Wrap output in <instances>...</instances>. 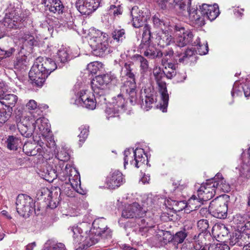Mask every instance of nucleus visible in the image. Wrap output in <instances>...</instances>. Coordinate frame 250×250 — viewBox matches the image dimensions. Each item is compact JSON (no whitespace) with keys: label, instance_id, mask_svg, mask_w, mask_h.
Returning <instances> with one entry per match:
<instances>
[{"label":"nucleus","instance_id":"4c0bfd02","mask_svg":"<svg viewBox=\"0 0 250 250\" xmlns=\"http://www.w3.org/2000/svg\"><path fill=\"white\" fill-rule=\"evenodd\" d=\"M43 250H65V248L62 243L48 241L45 243Z\"/></svg>","mask_w":250,"mask_h":250},{"label":"nucleus","instance_id":"774afa93","mask_svg":"<svg viewBox=\"0 0 250 250\" xmlns=\"http://www.w3.org/2000/svg\"><path fill=\"white\" fill-rule=\"evenodd\" d=\"M46 193H48V197L50 196V195L52 193L51 192H50V191L48 190V188H44L43 189H42L41 190H40L39 191H38V195H40L41 196H43V195H44Z\"/></svg>","mask_w":250,"mask_h":250},{"label":"nucleus","instance_id":"680f3d73","mask_svg":"<svg viewBox=\"0 0 250 250\" xmlns=\"http://www.w3.org/2000/svg\"><path fill=\"white\" fill-rule=\"evenodd\" d=\"M197 227L202 231L206 230L208 227V222L206 219H201L197 222Z\"/></svg>","mask_w":250,"mask_h":250},{"label":"nucleus","instance_id":"72a5a7b5","mask_svg":"<svg viewBox=\"0 0 250 250\" xmlns=\"http://www.w3.org/2000/svg\"><path fill=\"white\" fill-rule=\"evenodd\" d=\"M6 142L7 148L14 151L17 150L21 144V139L13 135L9 136Z\"/></svg>","mask_w":250,"mask_h":250},{"label":"nucleus","instance_id":"b1692460","mask_svg":"<svg viewBox=\"0 0 250 250\" xmlns=\"http://www.w3.org/2000/svg\"><path fill=\"white\" fill-rule=\"evenodd\" d=\"M212 182V187H214L216 191H222L223 192H229L230 191L229 185L227 183L226 180L222 177V174L217 173L214 178L211 180Z\"/></svg>","mask_w":250,"mask_h":250},{"label":"nucleus","instance_id":"6e6d98bb","mask_svg":"<svg viewBox=\"0 0 250 250\" xmlns=\"http://www.w3.org/2000/svg\"><path fill=\"white\" fill-rule=\"evenodd\" d=\"M23 42H27V43L31 46L34 45L37 42L36 40L35 39L33 35L29 33H25L21 37Z\"/></svg>","mask_w":250,"mask_h":250},{"label":"nucleus","instance_id":"8fccbe9b","mask_svg":"<svg viewBox=\"0 0 250 250\" xmlns=\"http://www.w3.org/2000/svg\"><path fill=\"white\" fill-rule=\"evenodd\" d=\"M173 54L174 51L171 48H168L167 50H166L164 53H163L161 61L162 65H165L169 63H171L170 62H168V61L173 56Z\"/></svg>","mask_w":250,"mask_h":250},{"label":"nucleus","instance_id":"a18cd8bd","mask_svg":"<svg viewBox=\"0 0 250 250\" xmlns=\"http://www.w3.org/2000/svg\"><path fill=\"white\" fill-rule=\"evenodd\" d=\"M2 24L4 26L7 28H16L18 26L17 22L14 20L12 19L10 15H6L3 21Z\"/></svg>","mask_w":250,"mask_h":250},{"label":"nucleus","instance_id":"58836bf2","mask_svg":"<svg viewBox=\"0 0 250 250\" xmlns=\"http://www.w3.org/2000/svg\"><path fill=\"white\" fill-rule=\"evenodd\" d=\"M69 150L64 147H62L56 154V157L60 161L66 162L70 159Z\"/></svg>","mask_w":250,"mask_h":250},{"label":"nucleus","instance_id":"bb28decb","mask_svg":"<svg viewBox=\"0 0 250 250\" xmlns=\"http://www.w3.org/2000/svg\"><path fill=\"white\" fill-rule=\"evenodd\" d=\"M131 15L132 18L133 25L135 28L142 26L146 21V18L143 15V13L137 6L132 7L131 11Z\"/></svg>","mask_w":250,"mask_h":250},{"label":"nucleus","instance_id":"2f4dec72","mask_svg":"<svg viewBox=\"0 0 250 250\" xmlns=\"http://www.w3.org/2000/svg\"><path fill=\"white\" fill-rule=\"evenodd\" d=\"M245 238L243 236V232L237 230L230 237L229 244L231 246L236 245L242 247L245 246Z\"/></svg>","mask_w":250,"mask_h":250},{"label":"nucleus","instance_id":"f257e3e1","mask_svg":"<svg viewBox=\"0 0 250 250\" xmlns=\"http://www.w3.org/2000/svg\"><path fill=\"white\" fill-rule=\"evenodd\" d=\"M83 222L77 225L70 227L68 229L69 234H71L74 242L80 246L78 249L85 250L98 243L101 237L110 238L111 231L107 227L105 220L103 218L95 219L92 224Z\"/></svg>","mask_w":250,"mask_h":250},{"label":"nucleus","instance_id":"6e6552de","mask_svg":"<svg viewBox=\"0 0 250 250\" xmlns=\"http://www.w3.org/2000/svg\"><path fill=\"white\" fill-rule=\"evenodd\" d=\"M18 99L15 94L0 93V124H4L11 117Z\"/></svg>","mask_w":250,"mask_h":250},{"label":"nucleus","instance_id":"423d86ee","mask_svg":"<svg viewBox=\"0 0 250 250\" xmlns=\"http://www.w3.org/2000/svg\"><path fill=\"white\" fill-rule=\"evenodd\" d=\"M87 38L93 54L96 56H103L108 46V35L106 33L92 28L89 30Z\"/></svg>","mask_w":250,"mask_h":250},{"label":"nucleus","instance_id":"5fc2aeb1","mask_svg":"<svg viewBox=\"0 0 250 250\" xmlns=\"http://www.w3.org/2000/svg\"><path fill=\"white\" fill-rule=\"evenodd\" d=\"M112 38L117 42L122 41L125 38V30L115 29L112 33Z\"/></svg>","mask_w":250,"mask_h":250},{"label":"nucleus","instance_id":"9b49d317","mask_svg":"<svg viewBox=\"0 0 250 250\" xmlns=\"http://www.w3.org/2000/svg\"><path fill=\"white\" fill-rule=\"evenodd\" d=\"M97 101L94 94L88 90H82L76 95L74 104L82 106L90 110H93L96 106Z\"/></svg>","mask_w":250,"mask_h":250},{"label":"nucleus","instance_id":"4be33fe9","mask_svg":"<svg viewBox=\"0 0 250 250\" xmlns=\"http://www.w3.org/2000/svg\"><path fill=\"white\" fill-rule=\"evenodd\" d=\"M42 3L44 5L45 10L56 15L62 14L64 7L60 0H43Z\"/></svg>","mask_w":250,"mask_h":250},{"label":"nucleus","instance_id":"37998d69","mask_svg":"<svg viewBox=\"0 0 250 250\" xmlns=\"http://www.w3.org/2000/svg\"><path fill=\"white\" fill-rule=\"evenodd\" d=\"M115 102H113V104H111L114 108L119 109L120 111L125 110L126 103L124 98H123L122 94H119L117 97L115 98Z\"/></svg>","mask_w":250,"mask_h":250},{"label":"nucleus","instance_id":"ea45409f","mask_svg":"<svg viewBox=\"0 0 250 250\" xmlns=\"http://www.w3.org/2000/svg\"><path fill=\"white\" fill-rule=\"evenodd\" d=\"M26 107L30 111L32 115H35V113L38 115H40L42 112L39 107V106L37 105V102L33 100H30L26 104Z\"/></svg>","mask_w":250,"mask_h":250},{"label":"nucleus","instance_id":"c9c22d12","mask_svg":"<svg viewBox=\"0 0 250 250\" xmlns=\"http://www.w3.org/2000/svg\"><path fill=\"white\" fill-rule=\"evenodd\" d=\"M164 66V73L166 77L168 79H171L176 74V69L177 67L176 64L174 63H169Z\"/></svg>","mask_w":250,"mask_h":250},{"label":"nucleus","instance_id":"e2e57ef3","mask_svg":"<svg viewBox=\"0 0 250 250\" xmlns=\"http://www.w3.org/2000/svg\"><path fill=\"white\" fill-rule=\"evenodd\" d=\"M241 86H239V83L235 82L233 85L232 90L231 91V96L234 97L235 95L240 96L242 94V91L241 90Z\"/></svg>","mask_w":250,"mask_h":250},{"label":"nucleus","instance_id":"0eeeda50","mask_svg":"<svg viewBox=\"0 0 250 250\" xmlns=\"http://www.w3.org/2000/svg\"><path fill=\"white\" fill-rule=\"evenodd\" d=\"M119 83V81L116 75L109 73L95 77L91 82V87L96 95L102 97L105 100L104 95L107 87L112 88Z\"/></svg>","mask_w":250,"mask_h":250},{"label":"nucleus","instance_id":"f8f14e48","mask_svg":"<svg viewBox=\"0 0 250 250\" xmlns=\"http://www.w3.org/2000/svg\"><path fill=\"white\" fill-rule=\"evenodd\" d=\"M16 209L18 213L23 216L28 215L34 210L33 199L25 194H20L16 200Z\"/></svg>","mask_w":250,"mask_h":250},{"label":"nucleus","instance_id":"de8ad7c7","mask_svg":"<svg viewBox=\"0 0 250 250\" xmlns=\"http://www.w3.org/2000/svg\"><path fill=\"white\" fill-rule=\"evenodd\" d=\"M154 25L157 27L163 30V29H167L168 26L164 22V21L160 19V16L159 15H155L152 18Z\"/></svg>","mask_w":250,"mask_h":250},{"label":"nucleus","instance_id":"473e14b6","mask_svg":"<svg viewBox=\"0 0 250 250\" xmlns=\"http://www.w3.org/2000/svg\"><path fill=\"white\" fill-rule=\"evenodd\" d=\"M205 201L201 199L200 196H197V194L193 195L190 199H188L186 207H189L191 210H196L204 204Z\"/></svg>","mask_w":250,"mask_h":250},{"label":"nucleus","instance_id":"49530a36","mask_svg":"<svg viewBox=\"0 0 250 250\" xmlns=\"http://www.w3.org/2000/svg\"><path fill=\"white\" fill-rule=\"evenodd\" d=\"M27 64L26 56L22 55L17 57L16 61L15 62L14 66L16 69H24Z\"/></svg>","mask_w":250,"mask_h":250},{"label":"nucleus","instance_id":"4d7b16f0","mask_svg":"<svg viewBox=\"0 0 250 250\" xmlns=\"http://www.w3.org/2000/svg\"><path fill=\"white\" fill-rule=\"evenodd\" d=\"M194 53V50L192 49H187L183 54L182 57L179 59V62L182 63H187L189 58L192 57Z\"/></svg>","mask_w":250,"mask_h":250},{"label":"nucleus","instance_id":"393cba45","mask_svg":"<svg viewBox=\"0 0 250 250\" xmlns=\"http://www.w3.org/2000/svg\"><path fill=\"white\" fill-rule=\"evenodd\" d=\"M145 98L142 99V107L145 110L148 111L152 107V104L156 101L155 92L150 89L144 90Z\"/></svg>","mask_w":250,"mask_h":250},{"label":"nucleus","instance_id":"cd10ccee","mask_svg":"<svg viewBox=\"0 0 250 250\" xmlns=\"http://www.w3.org/2000/svg\"><path fill=\"white\" fill-rule=\"evenodd\" d=\"M134 63L132 62H125L121 70V77L123 79H135L133 72Z\"/></svg>","mask_w":250,"mask_h":250},{"label":"nucleus","instance_id":"c03bdc74","mask_svg":"<svg viewBox=\"0 0 250 250\" xmlns=\"http://www.w3.org/2000/svg\"><path fill=\"white\" fill-rule=\"evenodd\" d=\"M119 109L114 108V107L110 104L105 109L106 118L109 120L112 118H118L119 116Z\"/></svg>","mask_w":250,"mask_h":250},{"label":"nucleus","instance_id":"f3484780","mask_svg":"<svg viewBox=\"0 0 250 250\" xmlns=\"http://www.w3.org/2000/svg\"><path fill=\"white\" fill-rule=\"evenodd\" d=\"M121 91L125 93L129 96V100L131 104H136L137 101V89L135 79H125Z\"/></svg>","mask_w":250,"mask_h":250},{"label":"nucleus","instance_id":"0e129e2a","mask_svg":"<svg viewBox=\"0 0 250 250\" xmlns=\"http://www.w3.org/2000/svg\"><path fill=\"white\" fill-rule=\"evenodd\" d=\"M98 64L96 62H91L87 65V68L90 73L95 74L99 70Z\"/></svg>","mask_w":250,"mask_h":250},{"label":"nucleus","instance_id":"09e8293b","mask_svg":"<svg viewBox=\"0 0 250 250\" xmlns=\"http://www.w3.org/2000/svg\"><path fill=\"white\" fill-rule=\"evenodd\" d=\"M212 6L211 5H208L207 4H203L201 6H200V9L197 10L198 14L201 16V19L199 21H195L196 23H198L200 21H202L205 17L208 14V12L209 11L210 6Z\"/></svg>","mask_w":250,"mask_h":250},{"label":"nucleus","instance_id":"f03ea898","mask_svg":"<svg viewBox=\"0 0 250 250\" xmlns=\"http://www.w3.org/2000/svg\"><path fill=\"white\" fill-rule=\"evenodd\" d=\"M72 163L67 164L64 169H55L48 167L45 172L46 180L49 182L58 177L62 181H65L67 186L81 194H85V191L81 187L80 176L77 170L74 167Z\"/></svg>","mask_w":250,"mask_h":250},{"label":"nucleus","instance_id":"dca6fc26","mask_svg":"<svg viewBox=\"0 0 250 250\" xmlns=\"http://www.w3.org/2000/svg\"><path fill=\"white\" fill-rule=\"evenodd\" d=\"M164 73H161L159 74L154 76L155 79L157 84L159 87L160 92L161 95L162 103L161 104L160 109L163 112H166L167 107L168 105L169 97L167 93L166 84L162 81V79L164 76Z\"/></svg>","mask_w":250,"mask_h":250},{"label":"nucleus","instance_id":"338daca9","mask_svg":"<svg viewBox=\"0 0 250 250\" xmlns=\"http://www.w3.org/2000/svg\"><path fill=\"white\" fill-rule=\"evenodd\" d=\"M248 213H249V216L248 217L246 223L245 224V227L244 229V231L245 230H250V208L248 207V208L247 209Z\"/></svg>","mask_w":250,"mask_h":250},{"label":"nucleus","instance_id":"2eb2a0df","mask_svg":"<svg viewBox=\"0 0 250 250\" xmlns=\"http://www.w3.org/2000/svg\"><path fill=\"white\" fill-rule=\"evenodd\" d=\"M101 0H78L76 2L77 10L83 15H89L99 7Z\"/></svg>","mask_w":250,"mask_h":250},{"label":"nucleus","instance_id":"20e7f679","mask_svg":"<svg viewBox=\"0 0 250 250\" xmlns=\"http://www.w3.org/2000/svg\"><path fill=\"white\" fill-rule=\"evenodd\" d=\"M157 2L161 9L174 10L184 16H188L192 21H199L201 18L197 9L189 8L191 0H158Z\"/></svg>","mask_w":250,"mask_h":250},{"label":"nucleus","instance_id":"864d4df0","mask_svg":"<svg viewBox=\"0 0 250 250\" xmlns=\"http://www.w3.org/2000/svg\"><path fill=\"white\" fill-rule=\"evenodd\" d=\"M88 128L89 127L86 125H83L79 127L81 132L78 135V137L80 142L83 143L87 138L89 132Z\"/></svg>","mask_w":250,"mask_h":250},{"label":"nucleus","instance_id":"1a4fd4ad","mask_svg":"<svg viewBox=\"0 0 250 250\" xmlns=\"http://www.w3.org/2000/svg\"><path fill=\"white\" fill-rule=\"evenodd\" d=\"M124 167L129 161L131 165L134 166L136 167L139 168L143 165L146 161L144 150L142 148H137L135 150L133 148H128L124 151Z\"/></svg>","mask_w":250,"mask_h":250},{"label":"nucleus","instance_id":"69168bd1","mask_svg":"<svg viewBox=\"0 0 250 250\" xmlns=\"http://www.w3.org/2000/svg\"><path fill=\"white\" fill-rule=\"evenodd\" d=\"M246 97L250 96V81L246 83L244 86H241Z\"/></svg>","mask_w":250,"mask_h":250},{"label":"nucleus","instance_id":"5701e85b","mask_svg":"<svg viewBox=\"0 0 250 250\" xmlns=\"http://www.w3.org/2000/svg\"><path fill=\"white\" fill-rule=\"evenodd\" d=\"M34 65H36L43 72L47 73L48 76L58 67L56 61H54L52 59L48 58H46L42 62L39 63L36 62Z\"/></svg>","mask_w":250,"mask_h":250},{"label":"nucleus","instance_id":"3c124183","mask_svg":"<svg viewBox=\"0 0 250 250\" xmlns=\"http://www.w3.org/2000/svg\"><path fill=\"white\" fill-rule=\"evenodd\" d=\"M167 204L171 206V208L175 210H180L184 209L185 207V203L184 201H177L174 200L167 201Z\"/></svg>","mask_w":250,"mask_h":250},{"label":"nucleus","instance_id":"412c9836","mask_svg":"<svg viewBox=\"0 0 250 250\" xmlns=\"http://www.w3.org/2000/svg\"><path fill=\"white\" fill-rule=\"evenodd\" d=\"M43 145V143H42V146L40 145L35 146V144L27 142L25 143L23 146V151L28 156H35L39 154V155L46 158L45 156L46 150H45V148Z\"/></svg>","mask_w":250,"mask_h":250},{"label":"nucleus","instance_id":"6ab92c4d","mask_svg":"<svg viewBox=\"0 0 250 250\" xmlns=\"http://www.w3.org/2000/svg\"><path fill=\"white\" fill-rule=\"evenodd\" d=\"M124 182L122 172L118 170L111 171L107 176L105 184L109 189H115L121 186Z\"/></svg>","mask_w":250,"mask_h":250},{"label":"nucleus","instance_id":"bf43d9fd","mask_svg":"<svg viewBox=\"0 0 250 250\" xmlns=\"http://www.w3.org/2000/svg\"><path fill=\"white\" fill-rule=\"evenodd\" d=\"M108 11L109 14H113L114 16H118L122 14L123 9L120 5L116 6L112 5L110 6Z\"/></svg>","mask_w":250,"mask_h":250},{"label":"nucleus","instance_id":"f704fd0d","mask_svg":"<svg viewBox=\"0 0 250 250\" xmlns=\"http://www.w3.org/2000/svg\"><path fill=\"white\" fill-rule=\"evenodd\" d=\"M181 250H207L205 247L202 246L199 243L195 241L185 242L182 246Z\"/></svg>","mask_w":250,"mask_h":250},{"label":"nucleus","instance_id":"c85d7f7f","mask_svg":"<svg viewBox=\"0 0 250 250\" xmlns=\"http://www.w3.org/2000/svg\"><path fill=\"white\" fill-rule=\"evenodd\" d=\"M70 60L69 54L66 48H60L57 53L55 58V61L59 67H62L65 62Z\"/></svg>","mask_w":250,"mask_h":250},{"label":"nucleus","instance_id":"a878e982","mask_svg":"<svg viewBox=\"0 0 250 250\" xmlns=\"http://www.w3.org/2000/svg\"><path fill=\"white\" fill-rule=\"evenodd\" d=\"M157 40L158 45L163 47L174 42V38L172 37L169 27H167V29H163L161 33H159Z\"/></svg>","mask_w":250,"mask_h":250},{"label":"nucleus","instance_id":"ddd939ff","mask_svg":"<svg viewBox=\"0 0 250 250\" xmlns=\"http://www.w3.org/2000/svg\"><path fill=\"white\" fill-rule=\"evenodd\" d=\"M208 210L214 217L220 219L225 218L227 216V203L223 198L217 197L210 203Z\"/></svg>","mask_w":250,"mask_h":250},{"label":"nucleus","instance_id":"4468645a","mask_svg":"<svg viewBox=\"0 0 250 250\" xmlns=\"http://www.w3.org/2000/svg\"><path fill=\"white\" fill-rule=\"evenodd\" d=\"M150 33L148 31L144 32L143 34L142 42L140 45V48L144 49V54L149 58H160L163 56V52L156 49L154 46L149 45Z\"/></svg>","mask_w":250,"mask_h":250},{"label":"nucleus","instance_id":"79ce46f5","mask_svg":"<svg viewBox=\"0 0 250 250\" xmlns=\"http://www.w3.org/2000/svg\"><path fill=\"white\" fill-rule=\"evenodd\" d=\"M210 10L205 17V18L212 21L215 20L219 15V7L217 4L210 6Z\"/></svg>","mask_w":250,"mask_h":250},{"label":"nucleus","instance_id":"e433bc0d","mask_svg":"<svg viewBox=\"0 0 250 250\" xmlns=\"http://www.w3.org/2000/svg\"><path fill=\"white\" fill-rule=\"evenodd\" d=\"M193 46H196V51L201 55L206 54L208 51V43L206 42L205 44H201L200 39L197 37L196 41L192 43Z\"/></svg>","mask_w":250,"mask_h":250},{"label":"nucleus","instance_id":"9d476101","mask_svg":"<svg viewBox=\"0 0 250 250\" xmlns=\"http://www.w3.org/2000/svg\"><path fill=\"white\" fill-rule=\"evenodd\" d=\"M174 41L176 45L183 47L192 42L194 34L192 31L186 30L179 25L175 26Z\"/></svg>","mask_w":250,"mask_h":250},{"label":"nucleus","instance_id":"603ef678","mask_svg":"<svg viewBox=\"0 0 250 250\" xmlns=\"http://www.w3.org/2000/svg\"><path fill=\"white\" fill-rule=\"evenodd\" d=\"M248 159L245 161L239 170L242 175H245L250 171V147L248 149Z\"/></svg>","mask_w":250,"mask_h":250},{"label":"nucleus","instance_id":"a211bd4d","mask_svg":"<svg viewBox=\"0 0 250 250\" xmlns=\"http://www.w3.org/2000/svg\"><path fill=\"white\" fill-rule=\"evenodd\" d=\"M47 73L42 71L36 65H33L29 72V77L33 85L39 87L42 86L45 79L48 77Z\"/></svg>","mask_w":250,"mask_h":250},{"label":"nucleus","instance_id":"aec40b11","mask_svg":"<svg viewBox=\"0 0 250 250\" xmlns=\"http://www.w3.org/2000/svg\"><path fill=\"white\" fill-rule=\"evenodd\" d=\"M212 182L210 180H208L205 184H202L198 189L197 194L201 199L205 202L211 199L215 195L216 191L214 187H212Z\"/></svg>","mask_w":250,"mask_h":250},{"label":"nucleus","instance_id":"c756f323","mask_svg":"<svg viewBox=\"0 0 250 250\" xmlns=\"http://www.w3.org/2000/svg\"><path fill=\"white\" fill-rule=\"evenodd\" d=\"M164 235L166 237L169 236L168 240L170 239L172 240L174 243H182L187 236V233L185 230H181L177 232L176 234L172 236L169 231H166L163 232Z\"/></svg>","mask_w":250,"mask_h":250},{"label":"nucleus","instance_id":"7ed1b4c3","mask_svg":"<svg viewBox=\"0 0 250 250\" xmlns=\"http://www.w3.org/2000/svg\"><path fill=\"white\" fill-rule=\"evenodd\" d=\"M17 126L21 134L27 138L31 137L34 133L46 137L50 131L48 120L36 115L25 116Z\"/></svg>","mask_w":250,"mask_h":250},{"label":"nucleus","instance_id":"13d9d810","mask_svg":"<svg viewBox=\"0 0 250 250\" xmlns=\"http://www.w3.org/2000/svg\"><path fill=\"white\" fill-rule=\"evenodd\" d=\"M207 249V250H229V247L225 244H212Z\"/></svg>","mask_w":250,"mask_h":250},{"label":"nucleus","instance_id":"052dcab7","mask_svg":"<svg viewBox=\"0 0 250 250\" xmlns=\"http://www.w3.org/2000/svg\"><path fill=\"white\" fill-rule=\"evenodd\" d=\"M15 48L11 47L7 50L1 49L0 48V61L4 58L9 57L15 52Z\"/></svg>","mask_w":250,"mask_h":250},{"label":"nucleus","instance_id":"a19ab883","mask_svg":"<svg viewBox=\"0 0 250 250\" xmlns=\"http://www.w3.org/2000/svg\"><path fill=\"white\" fill-rule=\"evenodd\" d=\"M136 61L140 63V71L141 73H145L148 71V62L146 59L139 55L134 56Z\"/></svg>","mask_w":250,"mask_h":250},{"label":"nucleus","instance_id":"7c9ffc66","mask_svg":"<svg viewBox=\"0 0 250 250\" xmlns=\"http://www.w3.org/2000/svg\"><path fill=\"white\" fill-rule=\"evenodd\" d=\"M249 214L248 215H241L240 214H236L233 217V222L234 225V227L238 231H244Z\"/></svg>","mask_w":250,"mask_h":250},{"label":"nucleus","instance_id":"39448f33","mask_svg":"<svg viewBox=\"0 0 250 250\" xmlns=\"http://www.w3.org/2000/svg\"><path fill=\"white\" fill-rule=\"evenodd\" d=\"M146 212V210H143L138 203L134 202L125 206L122 211V216L125 218L135 217L136 223L139 227V232L143 235V232H147L148 228L152 227V226L149 225L146 219L144 218Z\"/></svg>","mask_w":250,"mask_h":250}]
</instances>
